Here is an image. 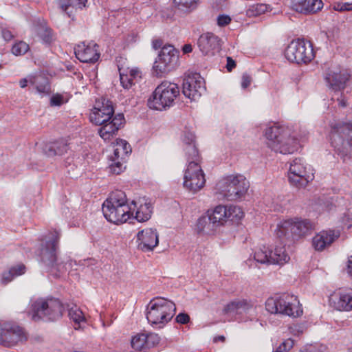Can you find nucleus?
I'll use <instances>...</instances> for the list:
<instances>
[{"label":"nucleus","instance_id":"nucleus-1","mask_svg":"<svg viewBox=\"0 0 352 352\" xmlns=\"http://www.w3.org/2000/svg\"><path fill=\"white\" fill-rule=\"evenodd\" d=\"M90 122L100 126L98 129L100 136L104 140H109L116 135L125 122L124 115H114V109L111 101L103 102L99 108L94 107L89 114Z\"/></svg>","mask_w":352,"mask_h":352},{"label":"nucleus","instance_id":"nucleus-2","mask_svg":"<svg viewBox=\"0 0 352 352\" xmlns=\"http://www.w3.org/2000/svg\"><path fill=\"white\" fill-rule=\"evenodd\" d=\"M60 232L54 230L50 240L42 241L36 251L40 264L55 278L60 276L66 271L65 264L58 257Z\"/></svg>","mask_w":352,"mask_h":352},{"label":"nucleus","instance_id":"nucleus-3","mask_svg":"<svg viewBox=\"0 0 352 352\" xmlns=\"http://www.w3.org/2000/svg\"><path fill=\"white\" fill-rule=\"evenodd\" d=\"M102 209L105 219L116 225L126 222L133 216L126 195L122 190L112 192L104 201Z\"/></svg>","mask_w":352,"mask_h":352},{"label":"nucleus","instance_id":"nucleus-4","mask_svg":"<svg viewBox=\"0 0 352 352\" xmlns=\"http://www.w3.org/2000/svg\"><path fill=\"white\" fill-rule=\"evenodd\" d=\"M268 147L276 153L292 154L298 150V140L291 136V130L285 126L275 124L265 130Z\"/></svg>","mask_w":352,"mask_h":352},{"label":"nucleus","instance_id":"nucleus-5","mask_svg":"<svg viewBox=\"0 0 352 352\" xmlns=\"http://www.w3.org/2000/svg\"><path fill=\"white\" fill-rule=\"evenodd\" d=\"M331 143L344 161L352 158V122H340L331 125Z\"/></svg>","mask_w":352,"mask_h":352},{"label":"nucleus","instance_id":"nucleus-6","mask_svg":"<svg viewBox=\"0 0 352 352\" xmlns=\"http://www.w3.org/2000/svg\"><path fill=\"white\" fill-rule=\"evenodd\" d=\"M173 302L162 297L153 298L147 305L146 318L152 325L161 328L169 322L175 314Z\"/></svg>","mask_w":352,"mask_h":352},{"label":"nucleus","instance_id":"nucleus-7","mask_svg":"<svg viewBox=\"0 0 352 352\" xmlns=\"http://www.w3.org/2000/svg\"><path fill=\"white\" fill-rule=\"evenodd\" d=\"M64 311V306L59 299L50 298H40L31 305L32 320L37 321H56L60 319Z\"/></svg>","mask_w":352,"mask_h":352},{"label":"nucleus","instance_id":"nucleus-8","mask_svg":"<svg viewBox=\"0 0 352 352\" xmlns=\"http://www.w3.org/2000/svg\"><path fill=\"white\" fill-rule=\"evenodd\" d=\"M179 94V88L175 83L164 81L159 85L148 100L151 109L162 111L170 107Z\"/></svg>","mask_w":352,"mask_h":352},{"label":"nucleus","instance_id":"nucleus-9","mask_svg":"<svg viewBox=\"0 0 352 352\" xmlns=\"http://www.w3.org/2000/svg\"><path fill=\"white\" fill-rule=\"evenodd\" d=\"M265 309L270 314H280L294 318L302 314L296 296L284 294L279 298H269L265 302Z\"/></svg>","mask_w":352,"mask_h":352},{"label":"nucleus","instance_id":"nucleus-10","mask_svg":"<svg viewBox=\"0 0 352 352\" xmlns=\"http://www.w3.org/2000/svg\"><path fill=\"white\" fill-rule=\"evenodd\" d=\"M285 56L290 63L308 64L315 57L312 43L305 38L292 41L285 50Z\"/></svg>","mask_w":352,"mask_h":352},{"label":"nucleus","instance_id":"nucleus-11","mask_svg":"<svg viewBox=\"0 0 352 352\" xmlns=\"http://www.w3.org/2000/svg\"><path fill=\"white\" fill-rule=\"evenodd\" d=\"M248 187V182L241 175H229L217 184L219 192L230 201L241 198L246 193Z\"/></svg>","mask_w":352,"mask_h":352},{"label":"nucleus","instance_id":"nucleus-12","mask_svg":"<svg viewBox=\"0 0 352 352\" xmlns=\"http://www.w3.org/2000/svg\"><path fill=\"white\" fill-rule=\"evenodd\" d=\"M314 230V224L308 219H288L278 226L277 236L279 238L285 237L297 240L311 232Z\"/></svg>","mask_w":352,"mask_h":352},{"label":"nucleus","instance_id":"nucleus-13","mask_svg":"<svg viewBox=\"0 0 352 352\" xmlns=\"http://www.w3.org/2000/svg\"><path fill=\"white\" fill-rule=\"evenodd\" d=\"M179 52L171 45L163 46L155 59L153 70L157 77H162L173 70L177 65Z\"/></svg>","mask_w":352,"mask_h":352},{"label":"nucleus","instance_id":"nucleus-14","mask_svg":"<svg viewBox=\"0 0 352 352\" xmlns=\"http://www.w3.org/2000/svg\"><path fill=\"white\" fill-rule=\"evenodd\" d=\"M314 178V169L310 165L305 164L302 159L296 158L291 162L288 180L292 186L298 188H305Z\"/></svg>","mask_w":352,"mask_h":352},{"label":"nucleus","instance_id":"nucleus-15","mask_svg":"<svg viewBox=\"0 0 352 352\" xmlns=\"http://www.w3.org/2000/svg\"><path fill=\"white\" fill-rule=\"evenodd\" d=\"M261 306L255 300L247 298L235 299L228 302L223 308L225 314H234L236 316H244L245 320H253L256 318Z\"/></svg>","mask_w":352,"mask_h":352},{"label":"nucleus","instance_id":"nucleus-16","mask_svg":"<svg viewBox=\"0 0 352 352\" xmlns=\"http://www.w3.org/2000/svg\"><path fill=\"white\" fill-rule=\"evenodd\" d=\"M28 339L24 329L15 323L5 322L0 323V344L11 347L23 343Z\"/></svg>","mask_w":352,"mask_h":352},{"label":"nucleus","instance_id":"nucleus-17","mask_svg":"<svg viewBox=\"0 0 352 352\" xmlns=\"http://www.w3.org/2000/svg\"><path fill=\"white\" fill-rule=\"evenodd\" d=\"M206 183L205 175L199 164L190 162L184 177V186L192 192L201 189Z\"/></svg>","mask_w":352,"mask_h":352},{"label":"nucleus","instance_id":"nucleus-18","mask_svg":"<svg viewBox=\"0 0 352 352\" xmlns=\"http://www.w3.org/2000/svg\"><path fill=\"white\" fill-rule=\"evenodd\" d=\"M182 86L184 95L192 100L198 99L206 91L204 79L198 73L186 76Z\"/></svg>","mask_w":352,"mask_h":352},{"label":"nucleus","instance_id":"nucleus-19","mask_svg":"<svg viewBox=\"0 0 352 352\" xmlns=\"http://www.w3.org/2000/svg\"><path fill=\"white\" fill-rule=\"evenodd\" d=\"M197 44L204 55L213 56L221 50V40L212 32H205L199 36Z\"/></svg>","mask_w":352,"mask_h":352},{"label":"nucleus","instance_id":"nucleus-20","mask_svg":"<svg viewBox=\"0 0 352 352\" xmlns=\"http://www.w3.org/2000/svg\"><path fill=\"white\" fill-rule=\"evenodd\" d=\"M76 58L82 63H94L100 56L99 46L94 42H82L74 47Z\"/></svg>","mask_w":352,"mask_h":352},{"label":"nucleus","instance_id":"nucleus-21","mask_svg":"<svg viewBox=\"0 0 352 352\" xmlns=\"http://www.w3.org/2000/svg\"><path fill=\"white\" fill-rule=\"evenodd\" d=\"M351 75L346 69L340 68L329 69L325 76V80L330 88L334 91H341L346 87Z\"/></svg>","mask_w":352,"mask_h":352},{"label":"nucleus","instance_id":"nucleus-22","mask_svg":"<svg viewBox=\"0 0 352 352\" xmlns=\"http://www.w3.org/2000/svg\"><path fill=\"white\" fill-rule=\"evenodd\" d=\"M138 248L143 252L152 251L159 243L158 234L155 229L146 228L137 234Z\"/></svg>","mask_w":352,"mask_h":352},{"label":"nucleus","instance_id":"nucleus-23","mask_svg":"<svg viewBox=\"0 0 352 352\" xmlns=\"http://www.w3.org/2000/svg\"><path fill=\"white\" fill-rule=\"evenodd\" d=\"M323 7L321 0H292V9L300 14H312Z\"/></svg>","mask_w":352,"mask_h":352},{"label":"nucleus","instance_id":"nucleus-24","mask_svg":"<svg viewBox=\"0 0 352 352\" xmlns=\"http://www.w3.org/2000/svg\"><path fill=\"white\" fill-rule=\"evenodd\" d=\"M339 236V231L332 230L322 231L313 238L312 245L316 250L322 251L327 247L330 246Z\"/></svg>","mask_w":352,"mask_h":352},{"label":"nucleus","instance_id":"nucleus-25","mask_svg":"<svg viewBox=\"0 0 352 352\" xmlns=\"http://www.w3.org/2000/svg\"><path fill=\"white\" fill-rule=\"evenodd\" d=\"M335 296L337 297L334 301L337 309L346 311L352 310V289L340 290Z\"/></svg>","mask_w":352,"mask_h":352},{"label":"nucleus","instance_id":"nucleus-26","mask_svg":"<svg viewBox=\"0 0 352 352\" xmlns=\"http://www.w3.org/2000/svg\"><path fill=\"white\" fill-rule=\"evenodd\" d=\"M30 84L34 87L37 93L49 95L51 93V85L47 77L38 74L30 77Z\"/></svg>","mask_w":352,"mask_h":352},{"label":"nucleus","instance_id":"nucleus-27","mask_svg":"<svg viewBox=\"0 0 352 352\" xmlns=\"http://www.w3.org/2000/svg\"><path fill=\"white\" fill-rule=\"evenodd\" d=\"M217 228L208 214L199 217L196 224L197 232L199 234H213Z\"/></svg>","mask_w":352,"mask_h":352},{"label":"nucleus","instance_id":"nucleus-28","mask_svg":"<svg viewBox=\"0 0 352 352\" xmlns=\"http://www.w3.org/2000/svg\"><path fill=\"white\" fill-rule=\"evenodd\" d=\"M43 150L45 153L49 157L62 155L67 153L68 145L63 140H57L45 144Z\"/></svg>","mask_w":352,"mask_h":352},{"label":"nucleus","instance_id":"nucleus-29","mask_svg":"<svg viewBox=\"0 0 352 352\" xmlns=\"http://www.w3.org/2000/svg\"><path fill=\"white\" fill-rule=\"evenodd\" d=\"M270 264L283 265L287 263L289 256L285 251V247H276L274 250H269Z\"/></svg>","mask_w":352,"mask_h":352},{"label":"nucleus","instance_id":"nucleus-30","mask_svg":"<svg viewBox=\"0 0 352 352\" xmlns=\"http://www.w3.org/2000/svg\"><path fill=\"white\" fill-rule=\"evenodd\" d=\"M119 73L120 83L124 89H130L135 84L134 80L138 78H141L140 72L138 69H131L124 73L119 68Z\"/></svg>","mask_w":352,"mask_h":352},{"label":"nucleus","instance_id":"nucleus-31","mask_svg":"<svg viewBox=\"0 0 352 352\" xmlns=\"http://www.w3.org/2000/svg\"><path fill=\"white\" fill-rule=\"evenodd\" d=\"M227 207L224 206H217L214 209L207 212V214L212 219L213 223H215L217 227L223 225L228 219Z\"/></svg>","mask_w":352,"mask_h":352},{"label":"nucleus","instance_id":"nucleus-32","mask_svg":"<svg viewBox=\"0 0 352 352\" xmlns=\"http://www.w3.org/2000/svg\"><path fill=\"white\" fill-rule=\"evenodd\" d=\"M152 213L153 206L150 202L146 201L138 208L135 218L139 222H145L151 219Z\"/></svg>","mask_w":352,"mask_h":352},{"label":"nucleus","instance_id":"nucleus-33","mask_svg":"<svg viewBox=\"0 0 352 352\" xmlns=\"http://www.w3.org/2000/svg\"><path fill=\"white\" fill-rule=\"evenodd\" d=\"M60 8L70 16L69 9L82 10L86 6L87 0H56Z\"/></svg>","mask_w":352,"mask_h":352},{"label":"nucleus","instance_id":"nucleus-34","mask_svg":"<svg viewBox=\"0 0 352 352\" xmlns=\"http://www.w3.org/2000/svg\"><path fill=\"white\" fill-rule=\"evenodd\" d=\"M36 33L43 42L46 44H50L54 40L52 30L45 23H41L38 26Z\"/></svg>","mask_w":352,"mask_h":352},{"label":"nucleus","instance_id":"nucleus-35","mask_svg":"<svg viewBox=\"0 0 352 352\" xmlns=\"http://www.w3.org/2000/svg\"><path fill=\"white\" fill-rule=\"evenodd\" d=\"M131 346L137 351L147 349L146 333H138L131 339Z\"/></svg>","mask_w":352,"mask_h":352},{"label":"nucleus","instance_id":"nucleus-36","mask_svg":"<svg viewBox=\"0 0 352 352\" xmlns=\"http://www.w3.org/2000/svg\"><path fill=\"white\" fill-rule=\"evenodd\" d=\"M184 151L187 157L188 164L190 162H195L198 164L200 162V156L199 154L198 149L195 145L190 144L184 147Z\"/></svg>","mask_w":352,"mask_h":352},{"label":"nucleus","instance_id":"nucleus-37","mask_svg":"<svg viewBox=\"0 0 352 352\" xmlns=\"http://www.w3.org/2000/svg\"><path fill=\"white\" fill-rule=\"evenodd\" d=\"M198 0H174L179 10L184 12H190L195 9Z\"/></svg>","mask_w":352,"mask_h":352},{"label":"nucleus","instance_id":"nucleus-38","mask_svg":"<svg viewBox=\"0 0 352 352\" xmlns=\"http://www.w3.org/2000/svg\"><path fill=\"white\" fill-rule=\"evenodd\" d=\"M227 216L228 219L233 221L234 220H239L243 218L244 214L241 208L236 206H230L227 207Z\"/></svg>","mask_w":352,"mask_h":352},{"label":"nucleus","instance_id":"nucleus-39","mask_svg":"<svg viewBox=\"0 0 352 352\" xmlns=\"http://www.w3.org/2000/svg\"><path fill=\"white\" fill-rule=\"evenodd\" d=\"M269 249L265 246L256 251L254 255L255 261L258 263L270 264Z\"/></svg>","mask_w":352,"mask_h":352},{"label":"nucleus","instance_id":"nucleus-40","mask_svg":"<svg viewBox=\"0 0 352 352\" xmlns=\"http://www.w3.org/2000/svg\"><path fill=\"white\" fill-rule=\"evenodd\" d=\"M30 50L29 45L24 41L16 42L11 49L12 53L15 56H23Z\"/></svg>","mask_w":352,"mask_h":352},{"label":"nucleus","instance_id":"nucleus-41","mask_svg":"<svg viewBox=\"0 0 352 352\" xmlns=\"http://www.w3.org/2000/svg\"><path fill=\"white\" fill-rule=\"evenodd\" d=\"M69 316L75 324H80V322L85 321V318L82 311L78 307H72L69 309Z\"/></svg>","mask_w":352,"mask_h":352},{"label":"nucleus","instance_id":"nucleus-42","mask_svg":"<svg viewBox=\"0 0 352 352\" xmlns=\"http://www.w3.org/2000/svg\"><path fill=\"white\" fill-rule=\"evenodd\" d=\"M270 10V6L265 3H256L252 5L248 12L251 13L252 15L258 16Z\"/></svg>","mask_w":352,"mask_h":352},{"label":"nucleus","instance_id":"nucleus-43","mask_svg":"<svg viewBox=\"0 0 352 352\" xmlns=\"http://www.w3.org/2000/svg\"><path fill=\"white\" fill-rule=\"evenodd\" d=\"M300 352H328V348L321 344H309L305 346Z\"/></svg>","mask_w":352,"mask_h":352},{"label":"nucleus","instance_id":"nucleus-44","mask_svg":"<svg viewBox=\"0 0 352 352\" xmlns=\"http://www.w3.org/2000/svg\"><path fill=\"white\" fill-rule=\"evenodd\" d=\"M146 337L147 349L155 346L160 342V337L155 333H146Z\"/></svg>","mask_w":352,"mask_h":352},{"label":"nucleus","instance_id":"nucleus-45","mask_svg":"<svg viewBox=\"0 0 352 352\" xmlns=\"http://www.w3.org/2000/svg\"><path fill=\"white\" fill-rule=\"evenodd\" d=\"M182 140L185 146L195 144V135L190 131H184L182 135Z\"/></svg>","mask_w":352,"mask_h":352},{"label":"nucleus","instance_id":"nucleus-46","mask_svg":"<svg viewBox=\"0 0 352 352\" xmlns=\"http://www.w3.org/2000/svg\"><path fill=\"white\" fill-rule=\"evenodd\" d=\"M109 172L116 175L120 174L124 167H123V164L119 161H113V163H111L109 166Z\"/></svg>","mask_w":352,"mask_h":352},{"label":"nucleus","instance_id":"nucleus-47","mask_svg":"<svg viewBox=\"0 0 352 352\" xmlns=\"http://www.w3.org/2000/svg\"><path fill=\"white\" fill-rule=\"evenodd\" d=\"M294 341L292 339H287L282 342L274 352H287L293 347Z\"/></svg>","mask_w":352,"mask_h":352},{"label":"nucleus","instance_id":"nucleus-48","mask_svg":"<svg viewBox=\"0 0 352 352\" xmlns=\"http://www.w3.org/2000/svg\"><path fill=\"white\" fill-rule=\"evenodd\" d=\"M117 147L120 148L122 155H126L129 153L131 152L130 144L124 140H120L119 142H117Z\"/></svg>","mask_w":352,"mask_h":352},{"label":"nucleus","instance_id":"nucleus-49","mask_svg":"<svg viewBox=\"0 0 352 352\" xmlns=\"http://www.w3.org/2000/svg\"><path fill=\"white\" fill-rule=\"evenodd\" d=\"M50 106L52 107H59L65 103L64 98L61 94H56L52 96L50 98Z\"/></svg>","mask_w":352,"mask_h":352},{"label":"nucleus","instance_id":"nucleus-50","mask_svg":"<svg viewBox=\"0 0 352 352\" xmlns=\"http://www.w3.org/2000/svg\"><path fill=\"white\" fill-rule=\"evenodd\" d=\"M14 269H10L9 271L4 272L2 274L1 282L3 284L6 285L15 277V275L13 274Z\"/></svg>","mask_w":352,"mask_h":352},{"label":"nucleus","instance_id":"nucleus-51","mask_svg":"<svg viewBox=\"0 0 352 352\" xmlns=\"http://www.w3.org/2000/svg\"><path fill=\"white\" fill-rule=\"evenodd\" d=\"M334 9L337 11H352V3H338L334 6Z\"/></svg>","mask_w":352,"mask_h":352},{"label":"nucleus","instance_id":"nucleus-52","mask_svg":"<svg viewBox=\"0 0 352 352\" xmlns=\"http://www.w3.org/2000/svg\"><path fill=\"white\" fill-rule=\"evenodd\" d=\"M231 22V18L226 14H220L217 17V25L223 27L228 25Z\"/></svg>","mask_w":352,"mask_h":352},{"label":"nucleus","instance_id":"nucleus-53","mask_svg":"<svg viewBox=\"0 0 352 352\" xmlns=\"http://www.w3.org/2000/svg\"><path fill=\"white\" fill-rule=\"evenodd\" d=\"M252 77L247 73H244L241 77V87L245 89L248 88L252 82Z\"/></svg>","mask_w":352,"mask_h":352},{"label":"nucleus","instance_id":"nucleus-54","mask_svg":"<svg viewBox=\"0 0 352 352\" xmlns=\"http://www.w3.org/2000/svg\"><path fill=\"white\" fill-rule=\"evenodd\" d=\"M175 320L177 323L185 324L190 321V316L186 313H180L177 316Z\"/></svg>","mask_w":352,"mask_h":352},{"label":"nucleus","instance_id":"nucleus-55","mask_svg":"<svg viewBox=\"0 0 352 352\" xmlns=\"http://www.w3.org/2000/svg\"><path fill=\"white\" fill-rule=\"evenodd\" d=\"M10 269H14L13 274L15 276L22 275L25 272V266L23 264H19L12 267Z\"/></svg>","mask_w":352,"mask_h":352},{"label":"nucleus","instance_id":"nucleus-56","mask_svg":"<svg viewBox=\"0 0 352 352\" xmlns=\"http://www.w3.org/2000/svg\"><path fill=\"white\" fill-rule=\"evenodd\" d=\"M1 35L3 39L6 41H9L12 40L14 37L12 32L7 29V28H2L1 29Z\"/></svg>","mask_w":352,"mask_h":352},{"label":"nucleus","instance_id":"nucleus-57","mask_svg":"<svg viewBox=\"0 0 352 352\" xmlns=\"http://www.w3.org/2000/svg\"><path fill=\"white\" fill-rule=\"evenodd\" d=\"M228 72H231L234 68L236 67V62L231 57H227V64L226 66Z\"/></svg>","mask_w":352,"mask_h":352},{"label":"nucleus","instance_id":"nucleus-58","mask_svg":"<svg viewBox=\"0 0 352 352\" xmlns=\"http://www.w3.org/2000/svg\"><path fill=\"white\" fill-rule=\"evenodd\" d=\"M122 153L120 152V148H116L113 151V156L112 157V161H117L119 160L120 157H121L122 158Z\"/></svg>","mask_w":352,"mask_h":352},{"label":"nucleus","instance_id":"nucleus-59","mask_svg":"<svg viewBox=\"0 0 352 352\" xmlns=\"http://www.w3.org/2000/svg\"><path fill=\"white\" fill-rule=\"evenodd\" d=\"M162 44H163V42L161 39H155V40L153 41V43H152L153 47L155 50L160 49L162 47Z\"/></svg>","mask_w":352,"mask_h":352},{"label":"nucleus","instance_id":"nucleus-60","mask_svg":"<svg viewBox=\"0 0 352 352\" xmlns=\"http://www.w3.org/2000/svg\"><path fill=\"white\" fill-rule=\"evenodd\" d=\"M338 105L341 107H346L347 106V102L345 98L343 97L342 94L341 95L340 98H338Z\"/></svg>","mask_w":352,"mask_h":352},{"label":"nucleus","instance_id":"nucleus-61","mask_svg":"<svg viewBox=\"0 0 352 352\" xmlns=\"http://www.w3.org/2000/svg\"><path fill=\"white\" fill-rule=\"evenodd\" d=\"M184 54H188L192 51V47L190 44H186L182 48Z\"/></svg>","mask_w":352,"mask_h":352},{"label":"nucleus","instance_id":"nucleus-62","mask_svg":"<svg viewBox=\"0 0 352 352\" xmlns=\"http://www.w3.org/2000/svg\"><path fill=\"white\" fill-rule=\"evenodd\" d=\"M347 270L348 273L352 277V256L348 260Z\"/></svg>","mask_w":352,"mask_h":352},{"label":"nucleus","instance_id":"nucleus-63","mask_svg":"<svg viewBox=\"0 0 352 352\" xmlns=\"http://www.w3.org/2000/svg\"><path fill=\"white\" fill-rule=\"evenodd\" d=\"M28 82L30 83V79L28 80L27 78H22L19 81V85L21 88H25L28 85Z\"/></svg>","mask_w":352,"mask_h":352},{"label":"nucleus","instance_id":"nucleus-64","mask_svg":"<svg viewBox=\"0 0 352 352\" xmlns=\"http://www.w3.org/2000/svg\"><path fill=\"white\" fill-rule=\"evenodd\" d=\"M225 337L223 336H219L214 338V342H217V341H225Z\"/></svg>","mask_w":352,"mask_h":352}]
</instances>
